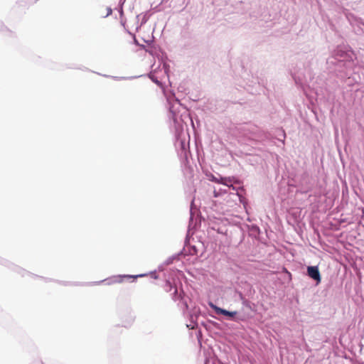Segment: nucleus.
Segmentation results:
<instances>
[{
    "label": "nucleus",
    "mask_w": 364,
    "mask_h": 364,
    "mask_svg": "<svg viewBox=\"0 0 364 364\" xmlns=\"http://www.w3.org/2000/svg\"><path fill=\"white\" fill-rule=\"evenodd\" d=\"M307 274L309 277L312 278L316 282V284H318L321 281V274L318 270V267L316 266H309L307 267Z\"/></svg>",
    "instance_id": "f257e3e1"
},
{
    "label": "nucleus",
    "mask_w": 364,
    "mask_h": 364,
    "mask_svg": "<svg viewBox=\"0 0 364 364\" xmlns=\"http://www.w3.org/2000/svg\"><path fill=\"white\" fill-rule=\"evenodd\" d=\"M209 306L215 311L217 314H221L230 318H233L237 314V311H228L225 309L217 306L211 302L209 303Z\"/></svg>",
    "instance_id": "f03ea898"
},
{
    "label": "nucleus",
    "mask_w": 364,
    "mask_h": 364,
    "mask_svg": "<svg viewBox=\"0 0 364 364\" xmlns=\"http://www.w3.org/2000/svg\"><path fill=\"white\" fill-rule=\"evenodd\" d=\"M220 183L225 185L227 186L231 187L232 186V183L233 182V178H220Z\"/></svg>",
    "instance_id": "7ed1b4c3"
},
{
    "label": "nucleus",
    "mask_w": 364,
    "mask_h": 364,
    "mask_svg": "<svg viewBox=\"0 0 364 364\" xmlns=\"http://www.w3.org/2000/svg\"><path fill=\"white\" fill-rule=\"evenodd\" d=\"M138 276H132V275H124L123 277H120V278L117 281V282H122L123 278H136Z\"/></svg>",
    "instance_id": "20e7f679"
},
{
    "label": "nucleus",
    "mask_w": 364,
    "mask_h": 364,
    "mask_svg": "<svg viewBox=\"0 0 364 364\" xmlns=\"http://www.w3.org/2000/svg\"><path fill=\"white\" fill-rule=\"evenodd\" d=\"M213 181H215V183H220V182H219L220 179L214 178V179Z\"/></svg>",
    "instance_id": "39448f33"
}]
</instances>
